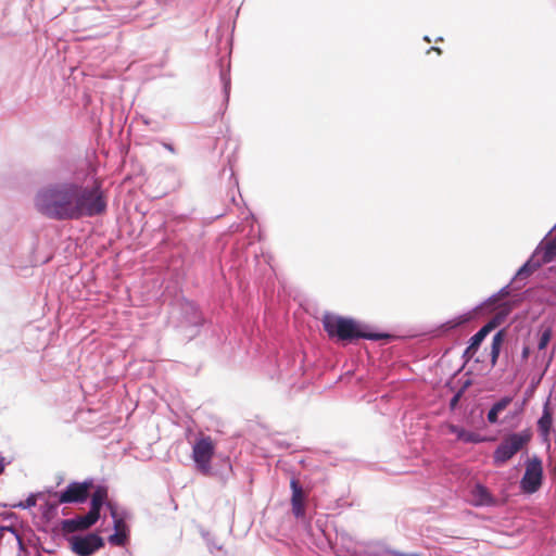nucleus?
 Listing matches in <instances>:
<instances>
[{
	"instance_id": "obj_1",
	"label": "nucleus",
	"mask_w": 556,
	"mask_h": 556,
	"mask_svg": "<svg viewBox=\"0 0 556 556\" xmlns=\"http://www.w3.org/2000/svg\"><path fill=\"white\" fill-rule=\"evenodd\" d=\"M34 205L45 217L59 222L92 217L106 208L100 187H85L75 181H55L41 187Z\"/></svg>"
},
{
	"instance_id": "obj_2",
	"label": "nucleus",
	"mask_w": 556,
	"mask_h": 556,
	"mask_svg": "<svg viewBox=\"0 0 556 556\" xmlns=\"http://www.w3.org/2000/svg\"><path fill=\"white\" fill-rule=\"evenodd\" d=\"M535 348L528 363V381L531 390H535L547 372L556 348V319L545 318L538 327L535 333Z\"/></svg>"
},
{
	"instance_id": "obj_3",
	"label": "nucleus",
	"mask_w": 556,
	"mask_h": 556,
	"mask_svg": "<svg viewBox=\"0 0 556 556\" xmlns=\"http://www.w3.org/2000/svg\"><path fill=\"white\" fill-rule=\"evenodd\" d=\"M323 325L329 337L341 341H353L355 339L379 340L384 337L381 333L370 331L366 325L352 318L334 314H325Z\"/></svg>"
},
{
	"instance_id": "obj_4",
	"label": "nucleus",
	"mask_w": 556,
	"mask_h": 556,
	"mask_svg": "<svg viewBox=\"0 0 556 556\" xmlns=\"http://www.w3.org/2000/svg\"><path fill=\"white\" fill-rule=\"evenodd\" d=\"M531 434L525 430L506 435L493 453L495 466H502L516 455L530 441Z\"/></svg>"
},
{
	"instance_id": "obj_5",
	"label": "nucleus",
	"mask_w": 556,
	"mask_h": 556,
	"mask_svg": "<svg viewBox=\"0 0 556 556\" xmlns=\"http://www.w3.org/2000/svg\"><path fill=\"white\" fill-rule=\"evenodd\" d=\"M215 452V444L211 437L202 435L192 446V460L195 468L204 476L212 473L211 462Z\"/></svg>"
},
{
	"instance_id": "obj_6",
	"label": "nucleus",
	"mask_w": 556,
	"mask_h": 556,
	"mask_svg": "<svg viewBox=\"0 0 556 556\" xmlns=\"http://www.w3.org/2000/svg\"><path fill=\"white\" fill-rule=\"evenodd\" d=\"M92 485L93 481L91 479L83 482L74 481L65 490L55 493V496L60 504H81L87 501Z\"/></svg>"
},
{
	"instance_id": "obj_7",
	"label": "nucleus",
	"mask_w": 556,
	"mask_h": 556,
	"mask_svg": "<svg viewBox=\"0 0 556 556\" xmlns=\"http://www.w3.org/2000/svg\"><path fill=\"white\" fill-rule=\"evenodd\" d=\"M543 478L542 462L539 457L534 456L526 463V471L520 481L521 489L525 493L532 494L536 492Z\"/></svg>"
},
{
	"instance_id": "obj_8",
	"label": "nucleus",
	"mask_w": 556,
	"mask_h": 556,
	"mask_svg": "<svg viewBox=\"0 0 556 556\" xmlns=\"http://www.w3.org/2000/svg\"><path fill=\"white\" fill-rule=\"evenodd\" d=\"M68 543L72 551L78 556H90L104 545L103 539L97 533L72 535Z\"/></svg>"
},
{
	"instance_id": "obj_9",
	"label": "nucleus",
	"mask_w": 556,
	"mask_h": 556,
	"mask_svg": "<svg viewBox=\"0 0 556 556\" xmlns=\"http://www.w3.org/2000/svg\"><path fill=\"white\" fill-rule=\"evenodd\" d=\"M108 508L114 527V533L109 536V543L115 546H124L129 533V528L126 523L127 513H119L113 503H108Z\"/></svg>"
},
{
	"instance_id": "obj_10",
	"label": "nucleus",
	"mask_w": 556,
	"mask_h": 556,
	"mask_svg": "<svg viewBox=\"0 0 556 556\" xmlns=\"http://www.w3.org/2000/svg\"><path fill=\"white\" fill-rule=\"evenodd\" d=\"M99 520V515L93 511H88L84 516H77L75 518L65 519L62 521V529L67 532H76L80 530H87L92 527Z\"/></svg>"
},
{
	"instance_id": "obj_11",
	"label": "nucleus",
	"mask_w": 556,
	"mask_h": 556,
	"mask_svg": "<svg viewBox=\"0 0 556 556\" xmlns=\"http://www.w3.org/2000/svg\"><path fill=\"white\" fill-rule=\"evenodd\" d=\"M448 432L455 434L458 441L464 443H480L484 441V438L477 432L468 431L463 427L456 425L447 426Z\"/></svg>"
},
{
	"instance_id": "obj_12",
	"label": "nucleus",
	"mask_w": 556,
	"mask_h": 556,
	"mask_svg": "<svg viewBox=\"0 0 556 556\" xmlns=\"http://www.w3.org/2000/svg\"><path fill=\"white\" fill-rule=\"evenodd\" d=\"M536 249L541 250L535 266L551 263L556 257V237L549 240L544 247L540 245Z\"/></svg>"
},
{
	"instance_id": "obj_13",
	"label": "nucleus",
	"mask_w": 556,
	"mask_h": 556,
	"mask_svg": "<svg viewBox=\"0 0 556 556\" xmlns=\"http://www.w3.org/2000/svg\"><path fill=\"white\" fill-rule=\"evenodd\" d=\"M106 498H108L106 488L98 486L91 495L90 511H93V514L100 516V509L103 507V505L108 506L109 502H106Z\"/></svg>"
},
{
	"instance_id": "obj_14",
	"label": "nucleus",
	"mask_w": 556,
	"mask_h": 556,
	"mask_svg": "<svg viewBox=\"0 0 556 556\" xmlns=\"http://www.w3.org/2000/svg\"><path fill=\"white\" fill-rule=\"evenodd\" d=\"M511 403L510 396H504L492 405L488 413V421L492 425L498 422V415Z\"/></svg>"
},
{
	"instance_id": "obj_15",
	"label": "nucleus",
	"mask_w": 556,
	"mask_h": 556,
	"mask_svg": "<svg viewBox=\"0 0 556 556\" xmlns=\"http://www.w3.org/2000/svg\"><path fill=\"white\" fill-rule=\"evenodd\" d=\"M471 501L476 506L488 505L491 503V495L483 485L476 484L471 490Z\"/></svg>"
},
{
	"instance_id": "obj_16",
	"label": "nucleus",
	"mask_w": 556,
	"mask_h": 556,
	"mask_svg": "<svg viewBox=\"0 0 556 556\" xmlns=\"http://www.w3.org/2000/svg\"><path fill=\"white\" fill-rule=\"evenodd\" d=\"M504 339H505V333L503 330L497 331L492 338L491 352H490L492 365H495L498 359Z\"/></svg>"
},
{
	"instance_id": "obj_17",
	"label": "nucleus",
	"mask_w": 556,
	"mask_h": 556,
	"mask_svg": "<svg viewBox=\"0 0 556 556\" xmlns=\"http://www.w3.org/2000/svg\"><path fill=\"white\" fill-rule=\"evenodd\" d=\"M540 254H541V250L535 249L532 257L519 268V270L517 271V276H520V277L529 276L535 269H538L540 266H535V263L538 262V257Z\"/></svg>"
},
{
	"instance_id": "obj_18",
	"label": "nucleus",
	"mask_w": 556,
	"mask_h": 556,
	"mask_svg": "<svg viewBox=\"0 0 556 556\" xmlns=\"http://www.w3.org/2000/svg\"><path fill=\"white\" fill-rule=\"evenodd\" d=\"M290 488L292 491L291 504L304 503L305 494H304V491H303L301 484L299 483V481L296 479H291Z\"/></svg>"
},
{
	"instance_id": "obj_19",
	"label": "nucleus",
	"mask_w": 556,
	"mask_h": 556,
	"mask_svg": "<svg viewBox=\"0 0 556 556\" xmlns=\"http://www.w3.org/2000/svg\"><path fill=\"white\" fill-rule=\"evenodd\" d=\"M471 319V313H466L459 316H456L448 320L444 326L446 329H454L456 327H459L466 323H468Z\"/></svg>"
},
{
	"instance_id": "obj_20",
	"label": "nucleus",
	"mask_w": 556,
	"mask_h": 556,
	"mask_svg": "<svg viewBox=\"0 0 556 556\" xmlns=\"http://www.w3.org/2000/svg\"><path fill=\"white\" fill-rule=\"evenodd\" d=\"M483 332L484 331H478L471 337L469 345L465 352L466 354H468V353L473 354L478 350V348L480 346L482 341L485 339V337L483 336Z\"/></svg>"
},
{
	"instance_id": "obj_21",
	"label": "nucleus",
	"mask_w": 556,
	"mask_h": 556,
	"mask_svg": "<svg viewBox=\"0 0 556 556\" xmlns=\"http://www.w3.org/2000/svg\"><path fill=\"white\" fill-rule=\"evenodd\" d=\"M539 429L543 433H547L549 431V428L552 426V415L551 413L545 408L541 418L538 421Z\"/></svg>"
},
{
	"instance_id": "obj_22",
	"label": "nucleus",
	"mask_w": 556,
	"mask_h": 556,
	"mask_svg": "<svg viewBox=\"0 0 556 556\" xmlns=\"http://www.w3.org/2000/svg\"><path fill=\"white\" fill-rule=\"evenodd\" d=\"M533 349L530 345L525 344L521 350L520 361L525 364L526 379L528 380V363L532 357Z\"/></svg>"
},
{
	"instance_id": "obj_23",
	"label": "nucleus",
	"mask_w": 556,
	"mask_h": 556,
	"mask_svg": "<svg viewBox=\"0 0 556 556\" xmlns=\"http://www.w3.org/2000/svg\"><path fill=\"white\" fill-rule=\"evenodd\" d=\"M389 555L390 556H421L420 554H417V553L406 554V553H402V552L389 549V548H384L381 552L371 553L369 556H389Z\"/></svg>"
},
{
	"instance_id": "obj_24",
	"label": "nucleus",
	"mask_w": 556,
	"mask_h": 556,
	"mask_svg": "<svg viewBox=\"0 0 556 556\" xmlns=\"http://www.w3.org/2000/svg\"><path fill=\"white\" fill-rule=\"evenodd\" d=\"M36 503H37L36 495L30 494L24 502H21L15 506L23 508V509H28V508L36 506Z\"/></svg>"
},
{
	"instance_id": "obj_25",
	"label": "nucleus",
	"mask_w": 556,
	"mask_h": 556,
	"mask_svg": "<svg viewBox=\"0 0 556 556\" xmlns=\"http://www.w3.org/2000/svg\"><path fill=\"white\" fill-rule=\"evenodd\" d=\"M292 505V513L296 518H303L305 516V505L304 503H295Z\"/></svg>"
},
{
	"instance_id": "obj_26",
	"label": "nucleus",
	"mask_w": 556,
	"mask_h": 556,
	"mask_svg": "<svg viewBox=\"0 0 556 556\" xmlns=\"http://www.w3.org/2000/svg\"><path fill=\"white\" fill-rule=\"evenodd\" d=\"M11 532L17 540L21 542V538L13 526H1L0 527V539L3 536V533Z\"/></svg>"
},
{
	"instance_id": "obj_27",
	"label": "nucleus",
	"mask_w": 556,
	"mask_h": 556,
	"mask_svg": "<svg viewBox=\"0 0 556 556\" xmlns=\"http://www.w3.org/2000/svg\"><path fill=\"white\" fill-rule=\"evenodd\" d=\"M220 78H222V81L224 84V90H225V93L228 96L229 93V88H230V78H229V75L227 73H224L222 72L220 73Z\"/></svg>"
},
{
	"instance_id": "obj_28",
	"label": "nucleus",
	"mask_w": 556,
	"mask_h": 556,
	"mask_svg": "<svg viewBox=\"0 0 556 556\" xmlns=\"http://www.w3.org/2000/svg\"><path fill=\"white\" fill-rule=\"evenodd\" d=\"M505 294H507V291H506V288H503V289L500 291V293H498L497 295H493V296H491V298L488 300V302H489L490 304H491V303H494L495 301H497L498 296H501V295H505Z\"/></svg>"
},
{
	"instance_id": "obj_29",
	"label": "nucleus",
	"mask_w": 556,
	"mask_h": 556,
	"mask_svg": "<svg viewBox=\"0 0 556 556\" xmlns=\"http://www.w3.org/2000/svg\"><path fill=\"white\" fill-rule=\"evenodd\" d=\"M491 329H492V325L488 324V325L483 326L479 331H484L483 336L486 337V334L491 331Z\"/></svg>"
},
{
	"instance_id": "obj_30",
	"label": "nucleus",
	"mask_w": 556,
	"mask_h": 556,
	"mask_svg": "<svg viewBox=\"0 0 556 556\" xmlns=\"http://www.w3.org/2000/svg\"><path fill=\"white\" fill-rule=\"evenodd\" d=\"M491 329H492V325L488 324V325L483 326L479 331H484L483 336L486 337V334L491 331Z\"/></svg>"
},
{
	"instance_id": "obj_31",
	"label": "nucleus",
	"mask_w": 556,
	"mask_h": 556,
	"mask_svg": "<svg viewBox=\"0 0 556 556\" xmlns=\"http://www.w3.org/2000/svg\"><path fill=\"white\" fill-rule=\"evenodd\" d=\"M163 147L172 153L175 152L174 147L170 143L164 142Z\"/></svg>"
},
{
	"instance_id": "obj_32",
	"label": "nucleus",
	"mask_w": 556,
	"mask_h": 556,
	"mask_svg": "<svg viewBox=\"0 0 556 556\" xmlns=\"http://www.w3.org/2000/svg\"><path fill=\"white\" fill-rule=\"evenodd\" d=\"M4 470V465L2 464V460L0 459V475L3 472Z\"/></svg>"
}]
</instances>
